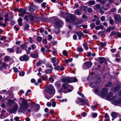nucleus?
Masks as SVG:
<instances>
[{
  "label": "nucleus",
  "instance_id": "nucleus-6",
  "mask_svg": "<svg viewBox=\"0 0 121 121\" xmlns=\"http://www.w3.org/2000/svg\"><path fill=\"white\" fill-rule=\"evenodd\" d=\"M19 59L21 61H26L29 60V56L26 55L25 54L23 56L20 57Z\"/></svg>",
  "mask_w": 121,
  "mask_h": 121
},
{
  "label": "nucleus",
  "instance_id": "nucleus-21",
  "mask_svg": "<svg viewBox=\"0 0 121 121\" xmlns=\"http://www.w3.org/2000/svg\"><path fill=\"white\" fill-rule=\"evenodd\" d=\"M113 104L115 105L121 104V99H119L117 101L115 100H114L113 102Z\"/></svg>",
  "mask_w": 121,
  "mask_h": 121
},
{
  "label": "nucleus",
  "instance_id": "nucleus-40",
  "mask_svg": "<svg viewBox=\"0 0 121 121\" xmlns=\"http://www.w3.org/2000/svg\"><path fill=\"white\" fill-rule=\"evenodd\" d=\"M29 18L30 21H33L34 20L35 18L32 15H29Z\"/></svg>",
  "mask_w": 121,
  "mask_h": 121
},
{
  "label": "nucleus",
  "instance_id": "nucleus-24",
  "mask_svg": "<svg viewBox=\"0 0 121 121\" xmlns=\"http://www.w3.org/2000/svg\"><path fill=\"white\" fill-rule=\"evenodd\" d=\"M27 47L25 43H24L22 44L21 46V48L23 49L24 50L27 48Z\"/></svg>",
  "mask_w": 121,
  "mask_h": 121
},
{
  "label": "nucleus",
  "instance_id": "nucleus-29",
  "mask_svg": "<svg viewBox=\"0 0 121 121\" xmlns=\"http://www.w3.org/2000/svg\"><path fill=\"white\" fill-rule=\"evenodd\" d=\"M106 33L105 31H100L98 33V34L99 35H102L105 34Z\"/></svg>",
  "mask_w": 121,
  "mask_h": 121
},
{
  "label": "nucleus",
  "instance_id": "nucleus-11",
  "mask_svg": "<svg viewBox=\"0 0 121 121\" xmlns=\"http://www.w3.org/2000/svg\"><path fill=\"white\" fill-rule=\"evenodd\" d=\"M92 65V63L90 61L86 62L84 64L83 67L84 66L87 68H89L91 67Z\"/></svg>",
  "mask_w": 121,
  "mask_h": 121
},
{
  "label": "nucleus",
  "instance_id": "nucleus-4",
  "mask_svg": "<svg viewBox=\"0 0 121 121\" xmlns=\"http://www.w3.org/2000/svg\"><path fill=\"white\" fill-rule=\"evenodd\" d=\"M31 107L35 111H37L39 110L40 105L39 104H35L34 103H32L31 104Z\"/></svg>",
  "mask_w": 121,
  "mask_h": 121
},
{
  "label": "nucleus",
  "instance_id": "nucleus-41",
  "mask_svg": "<svg viewBox=\"0 0 121 121\" xmlns=\"http://www.w3.org/2000/svg\"><path fill=\"white\" fill-rule=\"evenodd\" d=\"M29 26H30L29 25L26 24L24 27V29L25 30H27L28 29Z\"/></svg>",
  "mask_w": 121,
  "mask_h": 121
},
{
  "label": "nucleus",
  "instance_id": "nucleus-61",
  "mask_svg": "<svg viewBox=\"0 0 121 121\" xmlns=\"http://www.w3.org/2000/svg\"><path fill=\"white\" fill-rule=\"evenodd\" d=\"M56 105V102L55 101H53L52 102V105L53 107H54Z\"/></svg>",
  "mask_w": 121,
  "mask_h": 121
},
{
  "label": "nucleus",
  "instance_id": "nucleus-1",
  "mask_svg": "<svg viewBox=\"0 0 121 121\" xmlns=\"http://www.w3.org/2000/svg\"><path fill=\"white\" fill-rule=\"evenodd\" d=\"M50 22L54 25L56 28L54 30L56 34H58L60 32V29L59 28L61 27L63 24V22L58 19L53 17L50 20Z\"/></svg>",
  "mask_w": 121,
  "mask_h": 121
},
{
  "label": "nucleus",
  "instance_id": "nucleus-13",
  "mask_svg": "<svg viewBox=\"0 0 121 121\" xmlns=\"http://www.w3.org/2000/svg\"><path fill=\"white\" fill-rule=\"evenodd\" d=\"M108 89L105 88H103L102 90V94L104 97H105L107 94Z\"/></svg>",
  "mask_w": 121,
  "mask_h": 121
},
{
  "label": "nucleus",
  "instance_id": "nucleus-62",
  "mask_svg": "<svg viewBox=\"0 0 121 121\" xmlns=\"http://www.w3.org/2000/svg\"><path fill=\"white\" fill-rule=\"evenodd\" d=\"M42 63V62L40 61H39V62H37L36 65L37 66H39Z\"/></svg>",
  "mask_w": 121,
  "mask_h": 121
},
{
  "label": "nucleus",
  "instance_id": "nucleus-31",
  "mask_svg": "<svg viewBox=\"0 0 121 121\" xmlns=\"http://www.w3.org/2000/svg\"><path fill=\"white\" fill-rule=\"evenodd\" d=\"M7 66L5 63H3L1 66L0 67V69L1 70L3 68H6Z\"/></svg>",
  "mask_w": 121,
  "mask_h": 121
},
{
  "label": "nucleus",
  "instance_id": "nucleus-22",
  "mask_svg": "<svg viewBox=\"0 0 121 121\" xmlns=\"http://www.w3.org/2000/svg\"><path fill=\"white\" fill-rule=\"evenodd\" d=\"M87 3L89 6H90L91 5H94L95 4V2L94 1L90 0L87 2Z\"/></svg>",
  "mask_w": 121,
  "mask_h": 121
},
{
  "label": "nucleus",
  "instance_id": "nucleus-48",
  "mask_svg": "<svg viewBox=\"0 0 121 121\" xmlns=\"http://www.w3.org/2000/svg\"><path fill=\"white\" fill-rule=\"evenodd\" d=\"M31 48L33 50H34L36 48V46L35 44L32 45L31 46Z\"/></svg>",
  "mask_w": 121,
  "mask_h": 121
},
{
  "label": "nucleus",
  "instance_id": "nucleus-63",
  "mask_svg": "<svg viewBox=\"0 0 121 121\" xmlns=\"http://www.w3.org/2000/svg\"><path fill=\"white\" fill-rule=\"evenodd\" d=\"M105 19V18L104 16L102 17L101 18V20L102 21H104Z\"/></svg>",
  "mask_w": 121,
  "mask_h": 121
},
{
  "label": "nucleus",
  "instance_id": "nucleus-3",
  "mask_svg": "<svg viewBox=\"0 0 121 121\" xmlns=\"http://www.w3.org/2000/svg\"><path fill=\"white\" fill-rule=\"evenodd\" d=\"M45 91L51 94H54L55 93V90L52 85H50L45 90Z\"/></svg>",
  "mask_w": 121,
  "mask_h": 121
},
{
  "label": "nucleus",
  "instance_id": "nucleus-42",
  "mask_svg": "<svg viewBox=\"0 0 121 121\" xmlns=\"http://www.w3.org/2000/svg\"><path fill=\"white\" fill-rule=\"evenodd\" d=\"M63 54L65 56H67L68 55L67 51L65 50H64L63 51Z\"/></svg>",
  "mask_w": 121,
  "mask_h": 121
},
{
  "label": "nucleus",
  "instance_id": "nucleus-37",
  "mask_svg": "<svg viewBox=\"0 0 121 121\" xmlns=\"http://www.w3.org/2000/svg\"><path fill=\"white\" fill-rule=\"evenodd\" d=\"M120 88V85L118 84L114 88L115 91H116L118 90Z\"/></svg>",
  "mask_w": 121,
  "mask_h": 121
},
{
  "label": "nucleus",
  "instance_id": "nucleus-33",
  "mask_svg": "<svg viewBox=\"0 0 121 121\" xmlns=\"http://www.w3.org/2000/svg\"><path fill=\"white\" fill-rule=\"evenodd\" d=\"M87 8V7L85 6H81L80 7V9L82 10L83 11H86V10Z\"/></svg>",
  "mask_w": 121,
  "mask_h": 121
},
{
  "label": "nucleus",
  "instance_id": "nucleus-25",
  "mask_svg": "<svg viewBox=\"0 0 121 121\" xmlns=\"http://www.w3.org/2000/svg\"><path fill=\"white\" fill-rule=\"evenodd\" d=\"M111 115L113 118H116L117 117V114L116 112H112Z\"/></svg>",
  "mask_w": 121,
  "mask_h": 121
},
{
  "label": "nucleus",
  "instance_id": "nucleus-59",
  "mask_svg": "<svg viewBox=\"0 0 121 121\" xmlns=\"http://www.w3.org/2000/svg\"><path fill=\"white\" fill-rule=\"evenodd\" d=\"M87 11L88 12H92V9L91 8H88Z\"/></svg>",
  "mask_w": 121,
  "mask_h": 121
},
{
  "label": "nucleus",
  "instance_id": "nucleus-10",
  "mask_svg": "<svg viewBox=\"0 0 121 121\" xmlns=\"http://www.w3.org/2000/svg\"><path fill=\"white\" fill-rule=\"evenodd\" d=\"M48 66L50 69H48L45 70V73L46 74H49L52 73L53 69L52 67L50 65H48Z\"/></svg>",
  "mask_w": 121,
  "mask_h": 121
},
{
  "label": "nucleus",
  "instance_id": "nucleus-18",
  "mask_svg": "<svg viewBox=\"0 0 121 121\" xmlns=\"http://www.w3.org/2000/svg\"><path fill=\"white\" fill-rule=\"evenodd\" d=\"M98 60H99V63H102L106 61L105 59L103 57H99L98 58Z\"/></svg>",
  "mask_w": 121,
  "mask_h": 121
},
{
  "label": "nucleus",
  "instance_id": "nucleus-16",
  "mask_svg": "<svg viewBox=\"0 0 121 121\" xmlns=\"http://www.w3.org/2000/svg\"><path fill=\"white\" fill-rule=\"evenodd\" d=\"M54 68L55 69L57 70L58 71L59 70H60L62 71L64 70V67L62 66V65H61V66H57L55 67Z\"/></svg>",
  "mask_w": 121,
  "mask_h": 121
},
{
  "label": "nucleus",
  "instance_id": "nucleus-45",
  "mask_svg": "<svg viewBox=\"0 0 121 121\" xmlns=\"http://www.w3.org/2000/svg\"><path fill=\"white\" fill-rule=\"evenodd\" d=\"M113 28H112V27H110V28H108L106 30V31L107 32H109L111 31V30H113V29L115 28V27H113Z\"/></svg>",
  "mask_w": 121,
  "mask_h": 121
},
{
  "label": "nucleus",
  "instance_id": "nucleus-64",
  "mask_svg": "<svg viewBox=\"0 0 121 121\" xmlns=\"http://www.w3.org/2000/svg\"><path fill=\"white\" fill-rule=\"evenodd\" d=\"M100 21L99 20H97L96 22V25H98L100 24Z\"/></svg>",
  "mask_w": 121,
  "mask_h": 121
},
{
  "label": "nucleus",
  "instance_id": "nucleus-60",
  "mask_svg": "<svg viewBox=\"0 0 121 121\" xmlns=\"http://www.w3.org/2000/svg\"><path fill=\"white\" fill-rule=\"evenodd\" d=\"M78 94L81 96L83 98L84 97V96L81 93L78 92Z\"/></svg>",
  "mask_w": 121,
  "mask_h": 121
},
{
  "label": "nucleus",
  "instance_id": "nucleus-52",
  "mask_svg": "<svg viewBox=\"0 0 121 121\" xmlns=\"http://www.w3.org/2000/svg\"><path fill=\"white\" fill-rule=\"evenodd\" d=\"M99 12L101 14H103L104 13V11L102 10L101 8H99Z\"/></svg>",
  "mask_w": 121,
  "mask_h": 121
},
{
  "label": "nucleus",
  "instance_id": "nucleus-12",
  "mask_svg": "<svg viewBox=\"0 0 121 121\" xmlns=\"http://www.w3.org/2000/svg\"><path fill=\"white\" fill-rule=\"evenodd\" d=\"M75 33L77 35L78 37V39H81L82 37L83 36L84 34L81 31H75Z\"/></svg>",
  "mask_w": 121,
  "mask_h": 121
},
{
  "label": "nucleus",
  "instance_id": "nucleus-47",
  "mask_svg": "<svg viewBox=\"0 0 121 121\" xmlns=\"http://www.w3.org/2000/svg\"><path fill=\"white\" fill-rule=\"evenodd\" d=\"M106 86H107L109 87L113 86L112 85V83L110 82H108V84H106Z\"/></svg>",
  "mask_w": 121,
  "mask_h": 121
},
{
  "label": "nucleus",
  "instance_id": "nucleus-8",
  "mask_svg": "<svg viewBox=\"0 0 121 121\" xmlns=\"http://www.w3.org/2000/svg\"><path fill=\"white\" fill-rule=\"evenodd\" d=\"M114 19L116 23H118L121 22V18L119 14H116L114 15Z\"/></svg>",
  "mask_w": 121,
  "mask_h": 121
},
{
  "label": "nucleus",
  "instance_id": "nucleus-51",
  "mask_svg": "<svg viewBox=\"0 0 121 121\" xmlns=\"http://www.w3.org/2000/svg\"><path fill=\"white\" fill-rule=\"evenodd\" d=\"M28 16L27 15H26L25 16V17H24V19L27 21V22H29V20L28 18Z\"/></svg>",
  "mask_w": 121,
  "mask_h": 121
},
{
  "label": "nucleus",
  "instance_id": "nucleus-34",
  "mask_svg": "<svg viewBox=\"0 0 121 121\" xmlns=\"http://www.w3.org/2000/svg\"><path fill=\"white\" fill-rule=\"evenodd\" d=\"M100 6L99 4H97L94 6L93 7L95 10H96L97 9H99Z\"/></svg>",
  "mask_w": 121,
  "mask_h": 121
},
{
  "label": "nucleus",
  "instance_id": "nucleus-30",
  "mask_svg": "<svg viewBox=\"0 0 121 121\" xmlns=\"http://www.w3.org/2000/svg\"><path fill=\"white\" fill-rule=\"evenodd\" d=\"M8 52L9 53H13L14 52V50L13 48H8L7 49Z\"/></svg>",
  "mask_w": 121,
  "mask_h": 121
},
{
  "label": "nucleus",
  "instance_id": "nucleus-27",
  "mask_svg": "<svg viewBox=\"0 0 121 121\" xmlns=\"http://www.w3.org/2000/svg\"><path fill=\"white\" fill-rule=\"evenodd\" d=\"M51 61L52 62L53 64V65L54 66H55L56 65L55 64V63L56 62V58L55 57H53L52 58Z\"/></svg>",
  "mask_w": 121,
  "mask_h": 121
},
{
  "label": "nucleus",
  "instance_id": "nucleus-55",
  "mask_svg": "<svg viewBox=\"0 0 121 121\" xmlns=\"http://www.w3.org/2000/svg\"><path fill=\"white\" fill-rule=\"evenodd\" d=\"M78 51L79 52H82L83 51V49L81 48H78Z\"/></svg>",
  "mask_w": 121,
  "mask_h": 121
},
{
  "label": "nucleus",
  "instance_id": "nucleus-58",
  "mask_svg": "<svg viewBox=\"0 0 121 121\" xmlns=\"http://www.w3.org/2000/svg\"><path fill=\"white\" fill-rule=\"evenodd\" d=\"M116 11V9L115 8H113L111 9L110 10L111 12H113Z\"/></svg>",
  "mask_w": 121,
  "mask_h": 121
},
{
  "label": "nucleus",
  "instance_id": "nucleus-44",
  "mask_svg": "<svg viewBox=\"0 0 121 121\" xmlns=\"http://www.w3.org/2000/svg\"><path fill=\"white\" fill-rule=\"evenodd\" d=\"M42 39V37L39 36H38L37 38V41L39 42L41 41Z\"/></svg>",
  "mask_w": 121,
  "mask_h": 121
},
{
  "label": "nucleus",
  "instance_id": "nucleus-15",
  "mask_svg": "<svg viewBox=\"0 0 121 121\" xmlns=\"http://www.w3.org/2000/svg\"><path fill=\"white\" fill-rule=\"evenodd\" d=\"M7 98H6V99H7L8 102L7 105L8 106H10L14 102V101L10 99H7Z\"/></svg>",
  "mask_w": 121,
  "mask_h": 121
},
{
  "label": "nucleus",
  "instance_id": "nucleus-54",
  "mask_svg": "<svg viewBox=\"0 0 121 121\" xmlns=\"http://www.w3.org/2000/svg\"><path fill=\"white\" fill-rule=\"evenodd\" d=\"M46 5V3L45 2H43L41 4V6L44 8L45 7Z\"/></svg>",
  "mask_w": 121,
  "mask_h": 121
},
{
  "label": "nucleus",
  "instance_id": "nucleus-56",
  "mask_svg": "<svg viewBox=\"0 0 121 121\" xmlns=\"http://www.w3.org/2000/svg\"><path fill=\"white\" fill-rule=\"evenodd\" d=\"M97 115V113H94L92 114V116L93 117H96Z\"/></svg>",
  "mask_w": 121,
  "mask_h": 121
},
{
  "label": "nucleus",
  "instance_id": "nucleus-26",
  "mask_svg": "<svg viewBox=\"0 0 121 121\" xmlns=\"http://www.w3.org/2000/svg\"><path fill=\"white\" fill-rule=\"evenodd\" d=\"M106 44V43L105 42L103 43V42H101L100 43V48H102L103 47H104L105 46Z\"/></svg>",
  "mask_w": 121,
  "mask_h": 121
},
{
  "label": "nucleus",
  "instance_id": "nucleus-32",
  "mask_svg": "<svg viewBox=\"0 0 121 121\" xmlns=\"http://www.w3.org/2000/svg\"><path fill=\"white\" fill-rule=\"evenodd\" d=\"M108 20L109 21V23L111 24L112 25L113 24L114 22V20L111 17H108Z\"/></svg>",
  "mask_w": 121,
  "mask_h": 121
},
{
  "label": "nucleus",
  "instance_id": "nucleus-23",
  "mask_svg": "<svg viewBox=\"0 0 121 121\" xmlns=\"http://www.w3.org/2000/svg\"><path fill=\"white\" fill-rule=\"evenodd\" d=\"M22 19L21 17H19L18 20V22L19 25L20 26H22Z\"/></svg>",
  "mask_w": 121,
  "mask_h": 121
},
{
  "label": "nucleus",
  "instance_id": "nucleus-35",
  "mask_svg": "<svg viewBox=\"0 0 121 121\" xmlns=\"http://www.w3.org/2000/svg\"><path fill=\"white\" fill-rule=\"evenodd\" d=\"M68 85L67 84L64 83L62 85V87L64 89H67L68 88Z\"/></svg>",
  "mask_w": 121,
  "mask_h": 121
},
{
  "label": "nucleus",
  "instance_id": "nucleus-53",
  "mask_svg": "<svg viewBox=\"0 0 121 121\" xmlns=\"http://www.w3.org/2000/svg\"><path fill=\"white\" fill-rule=\"evenodd\" d=\"M101 82V79H98L97 80V82H95V83L97 84L100 83Z\"/></svg>",
  "mask_w": 121,
  "mask_h": 121
},
{
  "label": "nucleus",
  "instance_id": "nucleus-46",
  "mask_svg": "<svg viewBox=\"0 0 121 121\" xmlns=\"http://www.w3.org/2000/svg\"><path fill=\"white\" fill-rule=\"evenodd\" d=\"M25 72H20L19 75L20 76H23L24 75Z\"/></svg>",
  "mask_w": 121,
  "mask_h": 121
},
{
  "label": "nucleus",
  "instance_id": "nucleus-57",
  "mask_svg": "<svg viewBox=\"0 0 121 121\" xmlns=\"http://www.w3.org/2000/svg\"><path fill=\"white\" fill-rule=\"evenodd\" d=\"M98 1H99L100 3L103 4H104L106 2L105 0H99Z\"/></svg>",
  "mask_w": 121,
  "mask_h": 121
},
{
  "label": "nucleus",
  "instance_id": "nucleus-20",
  "mask_svg": "<svg viewBox=\"0 0 121 121\" xmlns=\"http://www.w3.org/2000/svg\"><path fill=\"white\" fill-rule=\"evenodd\" d=\"M108 98L111 99H114V97H113L112 94L110 93L108 94Z\"/></svg>",
  "mask_w": 121,
  "mask_h": 121
},
{
  "label": "nucleus",
  "instance_id": "nucleus-19",
  "mask_svg": "<svg viewBox=\"0 0 121 121\" xmlns=\"http://www.w3.org/2000/svg\"><path fill=\"white\" fill-rule=\"evenodd\" d=\"M70 19L72 21L75 20L76 19V17L74 14H71L69 16Z\"/></svg>",
  "mask_w": 121,
  "mask_h": 121
},
{
  "label": "nucleus",
  "instance_id": "nucleus-7",
  "mask_svg": "<svg viewBox=\"0 0 121 121\" xmlns=\"http://www.w3.org/2000/svg\"><path fill=\"white\" fill-rule=\"evenodd\" d=\"M18 108V105L17 103L15 104L13 108L9 110L10 113H12L16 112Z\"/></svg>",
  "mask_w": 121,
  "mask_h": 121
},
{
  "label": "nucleus",
  "instance_id": "nucleus-5",
  "mask_svg": "<svg viewBox=\"0 0 121 121\" xmlns=\"http://www.w3.org/2000/svg\"><path fill=\"white\" fill-rule=\"evenodd\" d=\"M62 81L65 83H70L73 82V78L69 77H67L62 78Z\"/></svg>",
  "mask_w": 121,
  "mask_h": 121
},
{
  "label": "nucleus",
  "instance_id": "nucleus-39",
  "mask_svg": "<svg viewBox=\"0 0 121 121\" xmlns=\"http://www.w3.org/2000/svg\"><path fill=\"white\" fill-rule=\"evenodd\" d=\"M90 26L91 29H92L94 28L95 26V23H92L90 25Z\"/></svg>",
  "mask_w": 121,
  "mask_h": 121
},
{
  "label": "nucleus",
  "instance_id": "nucleus-43",
  "mask_svg": "<svg viewBox=\"0 0 121 121\" xmlns=\"http://www.w3.org/2000/svg\"><path fill=\"white\" fill-rule=\"evenodd\" d=\"M13 69L14 72L16 73H18L19 72V71L18 69L15 67H13Z\"/></svg>",
  "mask_w": 121,
  "mask_h": 121
},
{
  "label": "nucleus",
  "instance_id": "nucleus-50",
  "mask_svg": "<svg viewBox=\"0 0 121 121\" xmlns=\"http://www.w3.org/2000/svg\"><path fill=\"white\" fill-rule=\"evenodd\" d=\"M71 78H73V82H77L78 81V80L75 77H72Z\"/></svg>",
  "mask_w": 121,
  "mask_h": 121
},
{
  "label": "nucleus",
  "instance_id": "nucleus-14",
  "mask_svg": "<svg viewBox=\"0 0 121 121\" xmlns=\"http://www.w3.org/2000/svg\"><path fill=\"white\" fill-rule=\"evenodd\" d=\"M48 92L45 91V98L48 99H49L52 97V95Z\"/></svg>",
  "mask_w": 121,
  "mask_h": 121
},
{
  "label": "nucleus",
  "instance_id": "nucleus-36",
  "mask_svg": "<svg viewBox=\"0 0 121 121\" xmlns=\"http://www.w3.org/2000/svg\"><path fill=\"white\" fill-rule=\"evenodd\" d=\"M83 45L85 50H87L88 49V48L87 46V44L86 43H84L83 44Z\"/></svg>",
  "mask_w": 121,
  "mask_h": 121
},
{
  "label": "nucleus",
  "instance_id": "nucleus-2",
  "mask_svg": "<svg viewBox=\"0 0 121 121\" xmlns=\"http://www.w3.org/2000/svg\"><path fill=\"white\" fill-rule=\"evenodd\" d=\"M28 108L27 101L25 99H24L22 101L21 108L19 111L21 112H23L24 111V110L27 108Z\"/></svg>",
  "mask_w": 121,
  "mask_h": 121
},
{
  "label": "nucleus",
  "instance_id": "nucleus-49",
  "mask_svg": "<svg viewBox=\"0 0 121 121\" xmlns=\"http://www.w3.org/2000/svg\"><path fill=\"white\" fill-rule=\"evenodd\" d=\"M55 84L56 86L58 87H59L61 86L60 84L58 82H56Z\"/></svg>",
  "mask_w": 121,
  "mask_h": 121
},
{
  "label": "nucleus",
  "instance_id": "nucleus-38",
  "mask_svg": "<svg viewBox=\"0 0 121 121\" xmlns=\"http://www.w3.org/2000/svg\"><path fill=\"white\" fill-rule=\"evenodd\" d=\"M38 19L40 20H41V21H42L43 22H44L46 21V19L45 18L43 17L42 18L41 17H39L37 19Z\"/></svg>",
  "mask_w": 121,
  "mask_h": 121
},
{
  "label": "nucleus",
  "instance_id": "nucleus-9",
  "mask_svg": "<svg viewBox=\"0 0 121 121\" xmlns=\"http://www.w3.org/2000/svg\"><path fill=\"white\" fill-rule=\"evenodd\" d=\"M37 9V7L33 4H30L29 7V10L30 12H33Z\"/></svg>",
  "mask_w": 121,
  "mask_h": 121
},
{
  "label": "nucleus",
  "instance_id": "nucleus-17",
  "mask_svg": "<svg viewBox=\"0 0 121 121\" xmlns=\"http://www.w3.org/2000/svg\"><path fill=\"white\" fill-rule=\"evenodd\" d=\"M74 13L75 14L78 16L81 15L82 14V11L78 9L75 10L74 11Z\"/></svg>",
  "mask_w": 121,
  "mask_h": 121
},
{
  "label": "nucleus",
  "instance_id": "nucleus-28",
  "mask_svg": "<svg viewBox=\"0 0 121 121\" xmlns=\"http://www.w3.org/2000/svg\"><path fill=\"white\" fill-rule=\"evenodd\" d=\"M30 56L33 58H36L38 57V55L37 53L35 54L31 53L30 55Z\"/></svg>",
  "mask_w": 121,
  "mask_h": 121
}]
</instances>
